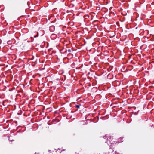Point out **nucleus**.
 <instances>
[{"instance_id": "1", "label": "nucleus", "mask_w": 154, "mask_h": 154, "mask_svg": "<svg viewBox=\"0 0 154 154\" xmlns=\"http://www.w3.org/2000/svg\"><path fill=\"white\" fill-rule=\"evenodd\" d=\"M76 106L77 107V108H79V105H77Z\"/></svg>"}]
</instances>
